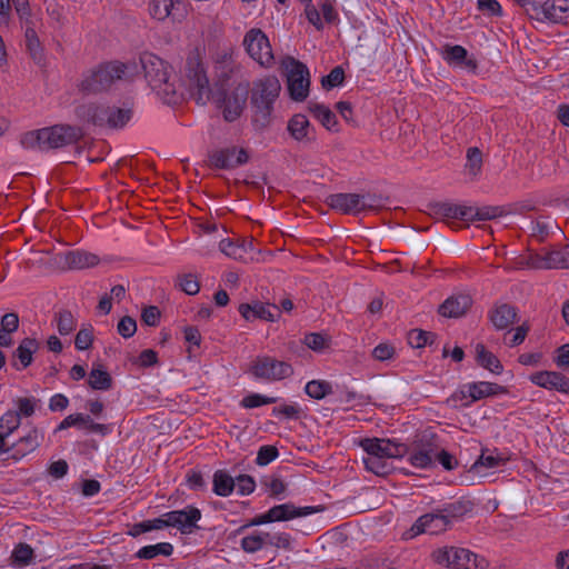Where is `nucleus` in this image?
<instances>
[{
  "mask_svg": "<svg viewBox=\"0 0 569 569\" xmlns=\"http://www.w3.org/2000/svg\"><path fill=\"white\" fill-rule=\"evenodd\" d=\"M242 44L248 56L260 67L270 69L274 66L273 51L267 34L258 28L246 32Z\"/></svg>",
  "mask_w": 569,
  "mask_h": 569,
  "instance_id": "0eeeda50",
  "label": "nucleus"
},
{
  "mask_svg": "<svg viewBox=\"0 0 569 569\" xmlns=\"http://www.w3.org/2000/svg\"><path fill=\"white\" fill-rule=\"evenodd\" d=\"M93 336L91 329L82 328L78 331L74 339V346L78 350H87L91 347Z\"/></svg>",
  "mask_w": 569,
  "mask_h": 569,
  "instance_id": "052dcab7",
  "label": "nucleus"
},
{
  "mask_svg": "<svg viewBox=\"0 0 569 569\" xmlns=\"http://www.w3.org/2000/svg\"><path fill=\"white\" fill-rule=\"evenodd\" d=\"M269 546L291 550V537L287 532L276 533L268 540Z\"/></svg>",
  "mask_w": 569,
  "mask_h": 569,
  "instance_id": "774afa93",
  "label": "nucleus"
},
{
  "mask_svg": "<svg viewBox=\"0 0 569 569\" xmlns=\"http://www.w3.org/2000/svg\"><path fill=\"white\" fill-rule=\"evenodd\" d=\"M288 131L297 141H310V122L305 114H295L288 122Z\"/></svg>",
  "mask_w": 569,
  "mask_h": 569,
  "instance_id": "c85d7f7f",
  "label": "nucleus"
},
{
  "mask_svg": "<svg viewBox=\"0 0 569 569\" xmlns=\"http://www.w3.org/2000/svg\"><path fill=\"white\" fill-rule=\"evenodd\" d=\"M280 69L287 81L289 97L296 102H302L309 96L310 73L308 67L291 56L280 61Z\"/></svg>",
  "mask_w": 569,
  "mask_h": 569,
  "instance_id": "20e7f679",
  "label": "nucleus"
},
{
  "mask_svg": "<svg viewBox=\"0 0 569 569\" xmlns=\"http://www.w3.org/2000/svg\"><path fill=\"white\" fill-rule=\"evenodd\" d=\"M37 402H38V400L34 398H28V397L19 398L16 401L17 407H18V410L16 411V413H20V418L21 417H31L36 411Z\"/></svg>",
  "mask_w": 569,
  "mask_h": 569,
  "instance_id": "4d7b16f0",
  "label": "nucleus"
},
{
  "mask_svg": "<svg viewBox=\"0 0 569 569\" xmlns=\"http://www.w3.org/2000/svg\"><path fill=\"white\" fill-rule=\"evenodd\" d=\"M468 391L469 400L463 403L465 406H469L472 402L490 396L502 393L505 392V388L493 382L479 381L468 383Z\"/></svg>",
  "mask_w": 569,
  "mask_h": 569,
  "instance_id": "b1692460",
  "label": "nucleus"
},
{
  "mask_svg": "<svg viewBox=\"0 0 569 569\" xmlns=\"http://www.w3.org/2000/svg\"><path fill=\"white\" fill-rule=\"evenodd\" d=\"M54 260L58 266L66 270L92 268L100 261L97 254L79 249L60 252Z\"/></svg>",
  "mask_w": 569,
  "mask_h": 569,
  "instance_id": "f3484780",
  "label": "nucleus"
},
{
  "mask_svg": "<svg viewBox=\"0 0 569 569\" xmlns=\"http://www.w3.org/2000/svg\"><path fill=\"white\" fill-rule=\"evenodd\" d=\"M41 440V432L37 428H32L10 448L11 450L16 448L18 453L26 456L34 451L40 446Z\"/></svg>",
  "mask_w": 569,
  "mask_h": 569,
  "instance_id": "c756f323",
  "label": "nucleus"
},
{
  "mask_svg": "<svg viewBox=\"0 0 569 569\" xmlns=\"http://www.w3.org/2000/svg\"><path fill=\"white\" fill-rule=\"evenodd\" d=\"M246 101V88L241 90L236 89L230 94H226L222 99V104L220 106L222 109L223 118L229 122L234 121L242 113Z\"/></svg>",
  "mask_w": 569,
  "mask_h": 569,
  "instance_id": "4be33fe9",
  "label": "nucleus"
},
{
  "mask_svg": "<svg viewBox=\"0 0 569 569\" xmlns=\"http://www.w3.org/2000/svg\"><path fill=\"white\" fill-rule=\"evenodd\" d=\"M239 312L248 321L262 319L272 322L280 317V310L276 305H263L261 302H254L252 305L241 303L239 306Z\"/></svg>",
  "mask_w": 569,
  "mask_h": 569,
  "instance_id": "aec40b11",
  "label": "nucleus"
},
{
  "mask_svg": "<svg viewBox=\"0 0 569 569\" xmlns=\"http://www.w3.org/2000/svg\"><path fill=\"white\" fill-rule=\"evenodd\" d=\"M450 526L438 508L430 513L419 517L411 528L405 533L406 539H412L421 533L438 535L449 529Z\"/></svg>",
  "mask_w": 569,
  "mask_h": 569,
  "instance_id": "4468645a",
  "label": "nucleus"
},
{
  "mask_svg": "<svg viewBox=\"0 0 569 569\" xmlns=\"http://www.w3.org/2000/svg\"><path fill=\"white\" fill-rule=\"evenodd\" d=\"M430 557L436 565L443 568L487 569L488 567V562L485 558L479 557L468 549L455 546L437 548L431 552Z\"/></svg>",
  "mask_w": 569,
  "mask_h": 569,
  "instance_id": "7ed1b4c3",
  "label": "nucleus"
},
{
  "mask_svg": "<svg viewBox=\"0 0 569 569\" xmlns=\"http://www.w3.org/2000/svg\"><path fill=\"white\" fill-rule=\"evenodd\" d=\"M238 492L242 496H247L253 492L256 482L252 477L248 475H241L234 479Z\"/></svg>",
  "mask_w": 569,
  "mask_h": 569,
  "instance_id": "13d9d810",
  "label": "nucleus"
},
{
  "mask_svg": "<svg viewBox=\"0 0 569 569\" xmlns=\"http://www.w3.org/2000/svg\"><path fill=\"white\" fill-rule=\"evenodd\" d=\"M21 425L20 413H16L13 410H8L0 417V431L8 438L12 435Z\"/></svg>",
  "mask_w": 569,
  "mask_h": 569,
  "instance_id": "4c0bfd02",
  "label": "nucleus"
},
{
  "mask_svg": "<svg viewBox=\"0 0 569 569\" xmlns=\"http://www.w3.org/2000/svg\"><path fill=\"white\" fill-rule=\"evenodd\" d=\"M76 113L83 121L110 128L123 127L132 114L129 108L103 107L93 103L79 106Z\"/></svg>",
  "mask_w": 569,
  "mask_h": 569,
  "instance_id": "39448f33",
  "label": "nucleus"
},
{
  "mask_svg": "<svg viewBox=\"0 0 569 569\" xmlns=\"http://www.w3.org/2000/svg\"><path fill=\"white\" fill-rule=\"evenodd\" d=\"M88 385L93 390H109L112 387L110 373L103 369L102 365H94L89 372Z\"/></svg>",
  "mask_w": 569,
  "mask_h": 569,
  "instance_id": "7c9ffc66",
  "label": "nucleus"
},
{
  "mask_svg": "<svg viewBox=\"0 0 569 569\" xmlns=\"http://www.w3.org/2000/svg\"><path fill=\"white\" fill-rule=\"evenodd\" d=\"M179 286L181 290L190 296L197 295L200 290V284L197 278L191 273L179 277Z\"/></svg>",
  "mask_w": 569,
  "mask_h": 569,
  "instance_id": "6e6d98bb",
  "label": "nucleus"
},
{
  "mask_svg": "<svg viewBox=\"0 0 569 569\" xmlns=\"http://www.w3.org/2000/svg\"><path fill=\"white\" fill-rule=\"evenodd\" d=\"M1 330L14 332L19 328V317L16 312H8L1 318Z\"/></svg>",
  "mask_w": 569,
  "mask_h": 569,
  "instance_id": "338daca9",
  "label": "nucleus"
},
{
  "mask_svg": "<svg viewBox=\"0 0 569 569\" xmlns=\"http://www.w3.org/2000/svg\"><path fill=\"white\" fill-rule=\"evenodd\" d=\"M438 445L431 432H422L411 443L409 461L413 467L428 468L436 459Z\"/></svg>",
  "mask_w": 569,
  "mask_h": 569,
  "instance_id": "f8f14e48",
  "label": "nucleus"
},
{
  "mask_svg": "<svg viewBox=\"0 0 569 569\" xmlns=\"http://www.w3.org/2000/svg\"><path fill=\"white\" fill-rule=\"evenodd\" d=\"M24 37H26L27 48H28L30 54L32 56V58L34 60L40 59L41 44H40V40L37 36L34 28L31 26H27Z\"/></svg>",
  "mask_w": 569,
  "mask_h": 569,
  "instance_id": "a18cd8bd",
  "label": "nucleus"
},
{
  "mask_svg": "<svg viewBox=\"0 0 569 569\" xmlns=\"http://www.w3.org/2000/svg\"><path fill=\"white\" fill-rule=\"evenodd\" d=\"M117 329L120 336H122L123 338H130L134 335L137 330L136 320L129 316H126L120 319Z\"/></svg>",
  "mask_w": 569,
  "mask_h": 569,
  "instance_id": "680f3d73",
  "label": "nucleus"
},
{
  "mask_svg": "<svg viewBox=\"0 0 569 569\" xmlns=\"http://www.w3.org/2000/svg\"><path fill=\"white\" fill-rule=\"evenodd\" d=\"M126 68V64L120 62L101 66L81 81V90L87 93L107 90L116 80L122 78Z\"/></svg>",
  "mask_w": 569,
  "mask_h": 569,
  "instance_id": "6e6552de",
  "label": "nucleus"
},
{
  "mask_svg": "<svg viewBox=\"0 0 569 569\" xmlns=\"http://www.w3.org/2000/svg\"><path fill=\"white\" fill-rule=\"evenodd\" d=\"M389 458L367 457L363 459L365 467L368 471L377 476H386L391 470V465L387 461Z\"/></svg>",
  "mask_w": 569,
  "mask_h": 569,
  "instance_id": "58836bf2",
  "label": "nucleus"
},
{
  "mask_svg": "<svg viewBox=\"0 0 569 569\" xmlns=\"http://www.w3.org/2000/svg\"><path fill=\"white\" fill-rule=\"evenodd\" d=\"M476 358L481 367L492 373L500 375L502 372V365L499 359L492 352L488 351L482 343L476 346Z\"/></svg>",
  "mask_w": 569,
  "mask_h": 569,
  "instance_id": "2f4dec72",
  "label": "nucleus"
},
{
  "mask_svg": "<svg viewBox=\"0 0 569 569\" xmlns=\"http://www.w3.org/2000/svg\"><path fill=\"white\" fill-rule=\"evenodd\" d=\"M467 57V50L461 46H448L445 49L443 58L448 62H461Z\"/></svg>",
  "mask_w": 569,
  "mask_h": 569,
  "instance_id": "bf43d9fd",
  "label": "nucleus"
},
{
  "mask_svg": "<svg viewBox=\"0 0 569 569\" xmlns=\"http://www.w3.org/2000/svg\"><path fill=\"white\" fill-rule=\"evenodd\" d=\"M327 204L343 214H358L365 210L380 206V197L376 194L335 193L327 198Z\"/></svg>",
  "mask_w": 569,
  "mask_h": 569,
  "instance_id": "423d86ee",
  "label": "nucleus"
},
{
  "mask_svg": "<svg viewBox=\"0 0 569 569\" xmlns=\"http://www.w3.org/2000/svg\"><path fill=\"white\" fill-rule=\"evenodd\" d=\"M141 319L147 326L156 327L160 321V310L156 306H149L142 310Z\"/></svg>",
  "mask_w": 569,
  "mask_h": 569,
  "instance_id": "0e129e2a",
  "label": "nucleus"
},
{
  "mask_svg": "<svg viewBox=\"0 0 569 569\" xmlns=\"http://www.w3.org/2000/svg\"><path fill=\"white\" fill-rule=\"evenodd\" d=\"M277 401L274 397H266L259 393H251L244 397L241 401V406L244 408H257L263 405H271Z\"/></svg>",
  "mask_w": 569,
  "mask_h": 569,
  "instance_id": "09e8293b",
  "label": "nucleus"
},
{
  "mask_svg": "<svg viewBox=\"0 0 569 569\" xmlns=\"http://www.w3.org/2000/svg\"><path fill=\"white\" fill-rule=\"evenodd\" d=\"M305 343L313 351H322L329 347V338L322 333H309L305 337Z\"/></svg>",
  "mask_w": 569,
  "mask_h": 569,
  "instance_id": "8fccbe9b",
  "label": "nucleus"
},
{
  "mask_svg": "<svg viewBox=\"0 0 569 569\" xmlns=\"http://www.w3.org/2000/svg\"><path fill=\"white\" fill-rule=\"evenodd\" d=\"M263 547L262 538L258 532L248 535L241 539V548L248 553H254L261 550Z\"/></svg>",
  "mask_w": 569,
  "mask_h": 569,
  "instance_id": "864d4df0",
  "label": "nucleus"
},
{
  "mask_svg": "<svg viewBox=\"0 0 569 569\" xmlns=\"http://www.w3.org/2000/svg\"><path fill=\"white\" fill-rule=\"evenodd\" d=\"M280 90L279 79L276 76H266L253 82L251 101L258 109L269 113Z\"/></svg>",
  "mask_w": 569,
  "mask_h": 569,
  "instance_id": "9b49d317",
  "label": "nucleus"
},
{
  "mask_svg": "<svg viewBox=\"0 0 569 569\" xmlns=\"http://www.w3.org/2000/svg\"><path fill=\"white\" fill-rule=\"evenodd\" d=\"M242 66L234 57L232 48H226L217 52L213 60V71L217 80L224 84L241 73Z\"/></svg>",
  "mask_w": 569,
  "mask_h": 569,
  "instance_id": "2eb2a0df",
  "label": "nucleus"
},
{
  "mask_svg": "<svg viewBox=\"0 0 569 569\" xmlns=\"http://www.w3.org/2000/svg\"><path fill=\"white\" fill-rule=\"evenodd\" d=\"M472 300L468 295L451 296L439 306V313L448 318L463 316L471 307Z\"/></svg>",
  "mask_w": 569,
  "mask_h": 569,
  "instance_id": "5701e85b",
  "label": "nucleus"
},
{
  "mask_svg": "<svg viewBox=\"0 0 569 569\" xmlns=\"http://www.w3.org/2000/svg\"><path fill=\"white\" fill-rule=\"evenodd\" d=\"M160 519L163 521L162 529L174 527L182 533H191L194 529H198L197 522L201 519V511L193 506H188L182 510L169 511Z\"/></svg>",
  "mask_w": 569,
  "mask_h": 569,
  "instance_id": "ddd939ff",
  "label": "nucleus"
},
{
  "mask_svg": "<svg viewBox=\"0 0 569 569\" xmlns=\"http://www.w3.org/2000/svg\"><path fill=\"white\" fill-rule=\"evenodd\" d=\"M212 483L213 492L220 497H228L236 487L234 479L224 470H217L213 473Z\"/></svg>",
  "mask_w": 569,
  "mask_h": 569,
  "instance_id": "473e14b6",
  "label": "nucleus"
},
{
  "mask_svg": "<svg viewBox=\"0 0 569 569\" xmlns=\"http://www.w3.org/2000/svg\"><path fill=\"white\" fill-rule=\"evenodd\" d=\"M457 208L458 204L439 202L430 206V214L442 217V218H452L457 217Z\"/></svg>",
  "mask_w": 569,
  "mask_h": 569,
  "instance_id": "de8ad7c7",
  "label": "nucleus"
},
{
  "mask_svg": "<svg viewBox=\"0 0 569 569\" xmlns=\"http://www.w3.org/2000/svg\"><path fill=\"white\" fill-rule=\"evenodd\" d=\"M305 390L309 397L320 400L332 392V387L325 380H311L306 385Z\"/></svg>",
  "mask_w": 569,
  "mask_h": 569,
  "instance_id": "ea45409f",
  "label": "nucleus"
},
{
  "mask_svg": "<svg viewBox=\"0 0 569 569\" xmlns=\"http://www.w3.org/2000/svg\"><path fill=\"white\" fill-rule=\"evenodd\" d=\"M249 157L244 149L227 148L212 151L209 154V166L216 169H233L248 161Z\"/></svg>",
  "mask_w": 569,
  "mask_h": 569,
  "instance_id": "a211bd4d",
  "label": "nucleus"
},
{
  "mask_svg": "<svg viewBox=\"0 0 569 569\" xmlns=\"http://www.w3.org/2000/svg\"><path fill=\"white\" fill-rule=\"evenodd\" d=\"M393 355H395V348H393V346H391L389 343H379L372 350V357L379 361L389 360L393 357Z\"/></svg>",
  "mask_w": 569,
  "mask_h": 569,
  "instance_id": "69168bd1",
  "label": "nucleus"
},
{
  "mask_svg": "<svg viewBox=\"0 0 569 569\" xmlns=\"http://www.w3.org/2000/svg\"><path fill=\"white\" fill-rule=\"evenodd\" d=\"M57 329L61 336H67L76 329V320L69 310H60L56 315Z\"/></svg>",
  "mask_w": 569,
  "mask_h": 569,
  "instance_id": "37998d69",
  "label": "nucleus"
},
{
  "mask_svg": "<svg viewBox=\"0 0 569 569\" xmlns=\"http://www.w3.org/2000/svg\"><path fill=\"white\" fill-rule=\"evenodd\" d=\"M530 381L541 388L569 395V378L557 371H539L530 376Z\"/></svg>",
  "mask_w": 569,
  "mask_h": 569,
  "instance_id": "6ab92c4d",
  "label": "nucleus"
},
{
  "mask_svg": "<svg viewBox=\"0 0 569 569\" xmlns=\"http://www.w3.org/2000/svg\"><path fill=\"white\" fill-rule=\"evenodd\" d=\"M345 79V71L341 67H335L329 74L321 79V86L326 90H330L337 86H340Z\"/></svg>",
  "mask_w": 569,
  "mask_h": 569,
  "instance_id": "49530a36",
  "label": "nucleus"
},
{
  "mask_svg": "<svg viewBox=\"0 0 569 569\" xmlns=\"http://www.w3.org/2000/svg\"><path fill=\"white\" fill-rule=\"evenodd\" d=\"M529 330L530 326L527 322H523L515 329V333L509 341L505 339L506 343L511 348L521 345L525 341Z\"/></svg>",
  "mask_w": 569,
  "mask_h": 569,
  "instance_id": "e2e57ef3",
  "label": "nucleus"
},
{
  "mask_svg": "<svg viewBox=\"0 0 569 569\" xmlns=\"http://www.w3.org/2000/svg\"><path fill=\"white\" fill-rule=\"evenodd\" d=\"M308 109L325 128L328 130L336 128L337 117L328 107L318 102H309Z\"/></svg>",
  "mask_w": 569,
  "mask_h": 569,
  "instance_id": "72a5a7b5",
  "label": "nucleus"
},
{
  "mask_svg": "<svg viewBox=\"0 0 569 569\" xmlns=\"http://www.w3.org/2000/svg\"><path fill=\"white\" fill-rule=\"evenodd\" d=\"M433 335L420 329H413L408 335V341L409 345L413 348H422L427 343L431 342L430 338H432Z\"/></svg>",
  "mask_w": 569,
  "mask_h": 569,
  "instance_id": "3c124183",
  "label": "nucleus"
},
{
  "mask_svg": "<svg viewBox=\"0 0 569 569\" xmlns=\"http://www.w3.org/2000/svg\"><path fill=\"white\" fill-rule=\"evenodd\" d=\"M521 8L525 9L526 13L531 19H537L539 21L543 20L545 17V2L541 0H513Z\"/></svg>",
  "mask_w": 569,
  "mask_h": 569,
  "instance_id": "a19ab883",
  "label": "nucleus"
},
{
  "mask_svg": "<svg viewBox=\"0 0 569 569\" xmlns=\"http://www.w3.org/2000/svg\"><path fill=\"white\" fill-rule=\"evenodd\" d=\"M163 521L160 518L151 519V520H144L138 523H133L129 527L128 535L131 537H138L144 532H149L152 530H160L162 529Z\"/></svg>",
  "mask_w": 569,
  "mask_h": 569,
  "instance_id": "79ce46f5",
  "label": "nucleus"
},
{
  "mask_svg": "<svg viewBox=\"0 0 569 569\" xmlns=\"http://www.w3.org/2000/svg\"><path fill=\"white\" fill-rule=\"evenodd\" d=\"M219 249L227 257L240 261H246L248 254L254 250L252 241H249L248 243H236L230 239H222L219 243Z\"/></svg>",
  "mask_w": 569,
  "mask_h": 569,
  "instance_id": "cd10ccee",
  "label": "nucleus"
},
{
  "mask_svg": "<svg viewBox=\"0 0 569 569\" xmlns=\"http://www.w3.org/2000/svg\"><path fill=\"white\" fill-rule=\"evenodd\" d=\"M82 134V130L78 127L57 124L29 131L21 137L20 142L26 149L47 151L73 144Z\"/></svg>",
  "mask_w": 569,
  "mask_h": 569,
  "instance_id": "f03ea898",
  "label": "nucleus"
},
{
  "mask_svg": "<svg viewBox=\"0 0 569 569\" xmlns=\"http://www.w3.org/2000/svg\"><path fill=\"white\" fill-rule=\"evenodd\" d=\"M173 6V0H151L149 11L153 19L163 21L170 16Z\"/></svg>",
  "mask_w": 569,
  "mask_h": 569,
  "instance_id": "e433bc0d",
  "label": "nucleus"
},
{
  "mask_svg": "<svg viewBox=\"0 0 569 569\" xmlns=\"http://www.w3.org/2000/svg\"><path fill=\"white\" fill-rule=\"evenodd\" d=\"M569 18V0H547L545 1V17L553 23H565Z\"/></svg>",
  "mask_w": 569,
  "mask_h": 569,
  "instance_id": "a878e982",
  "label": "nucleus"
},
{
  "mask_svg": "<svg viewBox=\"0 0 569 569\" xmlns=\"http://www.w3.org/2000/svg\"><path fill=\"white\" fill-rule=\"evenodd\" d=\"M488 317L497 330H505L518 321V310L509 303H497L489 311Z\"/></svg>",
  "mask_w": 569,
  "mask_h": 569,
  "instance_id": "412c9836",
  "label": "nucleus"
},
{
  "mask_svg": "<svg viewBox=\"0 0 569 569\" xmlns=\"http://www.w3.org/2000/svg\"><path fill=\"white\" fill-rule=\"evenodd\" d=\"M279 456V451L274 446H262L258 450L256 463L258 466H267Z\"/></svg>",
  "mask_w": 569,
  "mask_h": 569,
  "instance_id": "603ef678",
  "label": "nucleus"
},
{
  "mask_svg": "<svg viewBox=\"0 0 569 569\" xmlns=\"http://www.w3.org/2000/svg\"><path fill=\"white\" fill-rule=\"evenodd\" d=\"M40 343L34 338H24L13 352V358L19 360L20 366L17 362H12L17 370L26 369L32 362V355L38 351Z\"/></svg>",
  "mask_w": 569,
  "mask_h": 569,
  "instance_id": "393cba45",
  "label": "nucleus"
},
{
  "mask_svg": "<svg viewBox=\"0 0 569 569\" xmlns=\"http://www.w3.org/2000/svg\"><path fill=\"white\" fill-rule=\"evenodd\" d=\"M481 166H482L481 151L477 147L469 148L467 151V163H466V170L468 171V173L476 177L480 172Z\"/></svg>",
  "mask_w": 569,
  "mask_h": 569,
  "instance_id": "c03bdc74",
  "label": "nucleus"
},
{
  "mask_svg": "<svg viewBox=\"0 0 569 569\" xmlns=\"http://www.w3.org/2000/svg\"><path fill=\"white\" fill-rule=\"evenodd\" d=\"M173 552V546L169 542H160V543H157V545H149V546H144L142 548H140L137 552H136V558L138 559H146V560H150V559H154L156 557L158 556H164V557H169L171 556Z\"/></svg>",
  "mask_w": 569,
  "mask_h": 569,
  "instance_id": "f704fd0d",
  "label": "nucleus"
},
{
  "mask_svg": "<svg viewBox=\"0 0 569 569\" xmlns=\"http://www.w3.org/2000/svg\"><path fill=\"white\" fill-rule=\"evenodd\" d=\"M320 510H322V508L296 507L292 503L278 505L270 508L267 512L254 517L249 523L243 525L239 530L242 531L250 526H259L276 521H288L295 518L309 516Z\"/></svg>",
  "mask_w": 569,
  "mask_h": 569,
  "instance_id": "1a4fd4ad",
  "label": "nucleus"
},
{
  "mask_svg": "<svg viewBox=\"0 0 569 569\" xmlns=\"http://www.w3.org/2000/svg\"><path fill=\"white\" fill-rule=\"evenodd\" d=\"M33 549L24 542L18 543L11 555L12 563L17 567H26L33 560Z\"/></svg>",
  "mask_w": 569,
  "mask_h": 569,
  "instance_id": "c9c22d12",
  "label": "nucleus"
},
{
  "mask_svg": "<svg viewBox=\"0 0 569 569\" xmlns=\"http://www.w3.org/2000/svg\"><path fill=\"white\" fill-rule=\"evenodd\" d=\"M250 372L257 378L266 381H279L293 375V368L289 362L278 360L273 357L262 356L253 360Z\"/></svg>",
  "mask_w": 569,
  "mask_h": 569,
  "instance_id": "9d476101",
  "label": "nucleus"
},
{
  "mask_svg": "<svg viewBox=\"0 0 569 569\" xmlns=\"http://www.w3.org/2000/svg\"><path fill=\"white\" fill-rule=\"evenodd\" d=\"M451 527L457 520H460L465 515L469 513L473 509V503L470 500L460 499L453 502H449L439 508Z\"/></svg>",
  "mask_w": 569,
  "mask_h": 569,
  "instance_id": "bb28decb",
  "label": "nucleus"
},
{
  "mask_svg": "<svg viewBox=\"0 0 569 569\" xmlns=\"http://www.w3.org/2000/svg\"><path fill=\"white\" fill-rule=\"evenodd\" d=\"M144 78L153 90L164 96H174L184 88L198 104H206L211 98V89L204 69L197 57L189 58L186 63L184 77L179 88L172 82L171 67L152 53H143L140 58Z\"/></svg>",
  "mask_w": 569,
  "mask_h": 569,
  "instance_id": "f257e3e1",
  "label": "nucleus"
},
{
  "mask_svg": "<svg viewBox=\"0 0 569 569\" xmlns=\"http://www.w3.org/2000/svg\"><path fill=\"white\" fill-rule=\"evenodd\" d=\"M361 447L367 452L368 457L379 458H401L408 452L406 445L396 443L389 439H365L361 441Z\"/></svg>",
  "mask_w": 569,
  "mask_h": 569,
  "instance_id": "dca6fc26",
  "label": "nucleus"
},
{
  "mask_svg": "<svg viewBox=\"0 0 569 569\" xmlns=\"http://www.w3.org/2000/svg\"><path fill=\"white\" fill-rule=\"evenodd\" d=\"M89 421V416L83 413H74L67 416L57 427L56 431H61L70 427H81Z\"/></svg>",
  "mask_w": 569,
  "mask_h": 569,
  "instance_id": "5fc2aeb1",
  "label": "nucleus"
}]
</instances>
